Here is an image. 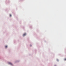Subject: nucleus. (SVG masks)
<instances>
[{
    "label": "nucleus",
    "instance_id": "f03ea898",
    "mask_svg": "<svg viewBox=\"0 0 66 66\" xmlns=\"http://www.w3.org/2000/svg\"><path fill=\"white\" fill-rule=\"evenodd\" d=\"M26 34H24L23 35V36H26Z\"/></svg>",
    "mask_w": 66,
    "mask_h": 66
},
{
    "label": "nucleus",
    "instance_id": "423d86ee",
    "mask_svg": "<svg viewBox=\"0 0 66 66\" xmlns=\"http://www.w3.org/2000/svg\"><path fill=\"white\" fill-rule=\"evenodd\" d=\"M30 46H31V45H30Z\"/></svg>",
    "mask_w": 66,
    "mask_h": 66
},
{
    "label": "nucleus",
    "instance_id": "f257e3e1",
    "mask_svg": "<svg viewBox=\"0 0 66 66\" xmlns=\"http://www.w3.org/2000/svg\"><path fill=\"white\" fill-rule=\"evenodd\" d=\"M9 64H10V65H13V64H12V63H11L9 62Z\"/></svg>",
    "mask_w": 66,
    "mask_h": 66
},
{
    "label": "nucleus",
    "instance_id": "20e7f679",
    "mask_svg": "<svg viewBox=\"0 0 66 66\" xmlns=\"http://www.w3.org/2000/svg\"><path fill=\"white\" fill-rule=\"evenodd\" d=\"M5 47H6V48H7V46H5Z\"/></svg>",
    "mask_w": 66,
    "mask_h": 66
},
{
    "label": "nucleus",
    "instance_id": "7ed1b4c3",
    "mask_svg": "<svg viewBox=\"0 0 66 66\" xmlns=\"http://www.w3.org/2000/svg\"><path fill=\"white\" fill-rule=\"evenodd\" d=\"M10 17H11V16H12V15H11V14H10Z\"/></svg>",
    "mask_w": 66,
    "mask_h": 66
},
{
    "label": "nucleus",
    "instance_id": "39448f33",
    "mask_svg": "<svg viewBox=\"0 0 66 66\" xmlns=\"http://www.w3.org/2000/svg\"><path fill=\"white\" fill-rule=\"evenodd\" d=\"M65 61H66V58L64 59Z\"/></svg>",
    "mask_w": 66,
    "mask_h": 66
}]
</instances>
